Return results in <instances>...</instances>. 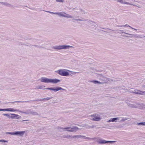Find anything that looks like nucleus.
I'll return each mask as SVG.
<instances>
[{"label": "nucleus", "instance_id": "412c9836", "mask_svg": "<svg viewBox=\"0 0 145 145\" xmlns=\"http://www.w3.org/2000/svg\"><path fill=\"white\" fill-rule=\"evenodd\" d=\"M137 125H145V122H141L137 123Z\"/></svg>", "mask_w": 145, "mask_h": 145}, {"label": "nucleus", "instance_id": "0eeeda50", "mask_svg": "<svg viewBox=\"0 0 145 145\" xmlns=\"http://www.w3.org/2000/svg\"><path fill=\"white\" fill-rule=\"evenodd\" d=\"M25 131H16L14 132V135L22 137L25 133Z\"/></svg>", "mask_w": 145, "mask_h": 145}, {"label": "nucleus", "instance_id": "393cba45", "mask_svg": "<svg viewBox=\"0 0 145 145\" xmlns=\"http://www.w3.org/2000/svg\"><path fill=\"white\" fill-rule=\"evenodd\" d=\"M57 14H58L59 16H61L65 17V15H64L65 14H64V13L63 14V13H61L57 12Z\"/></svg>", "mask_w": 145, "mask_h": 145}, {"label": "nucleus", "instance_id": "1a4fd4ad", "mask_svg": "<svg viewBox=\"0 0 145 145\" xmlns=\"http://www.w3.org/2000/svg\"><path fill=\"white\" fill-rule=\"evenodd\" d=\"M77 72L72 71L65 69H63L62 70L60 69L57 71H56L55 72Z\"/></svg>", "mask_w": 145, "mask_h": 145}, {"label": "nucleus", "instance_id": "e433bc0d", "mask_svg": "<svg viewBox=\"0 0 145 145\" xmlns=\"http://www.w3.org/2000/svg\"><path fill=\"white\" fill-rule=\"evenodd\" d=\"M127 119H128V118H123L121 120V121H125V120H127Z\"/></svg>", "mask_w": 145, "mask_h": 145}, {"label": "nucleus", "instance_id": "6ab92c4d", "mask_svg": "<svg viewBox=\"0 0 145 145\" xmlns=\"http://www.w3.org/2000/svg\"><path fill=\"white\" fill-rule=\"evenodd\" d=\"M45 87V86H39L37 88V89H46V88H44Z\"/></svg>", "mask_w": 145, "mask_h": 145}, {"label": "nucleus", "instance_id": "a878e982", "mask_svg": "<svg viewBox=\"0 0 145 145\" xmlns=\"http://www.w3.org/2000/svg\"><path fill=\"white\" fill-rule=\"evenodd\" d=\"M95 141L97 142L98 144H100V139L99 138H94Z\"/></svg>", "mask_w": 145, "mask_h": 145}, {"label": "nucleus", "instance_id": "473e14b6", "mask_svg": "<svg viewBox=\"0 0 145 145\" xmlns=\"http://www.w3.org/2000/svg\"><path fill=\"white\" fill-rule=\"evenodd\" d=\"M1 142H7L8 141L7 140H6L3 139H1Z\"/></svg>", "mask_w": 145, "mask_h": 145}, {"label": "nucleus", "instance_id": "72a5a7b5", "mask_svg": "<svg viewBox=\"0 0 145 145\" xmlns=\"http://www.w3.org/2000/svg\"><path fill=\"white\" fill-rule=\"evenodd\" d=\"M56 1L57 2H60L63 3L64 2V1L63 0H56Z\"/></svg>", "mask_w": 145, "mask_h": 145}, {"label": "nucleus", "instance_id": "dca6fc26", "mask_svg": "<svg viewBox=\"0 0 145 145\" xmlns=\"http://www.w3.org/2000/svg\"><path fill=\"white\" fill-rule=\"evenodd\" d=\"M129 107L132 108H137V103H136L133 104H129Z\"/></svg>", "mask_w": 145, "mask_h": 145}, {"label": "nucleus", "instance_id": "b1692460", "mask_svg": "<svg viewBox=\"0 0 145 145\" xmlns=\"http://www.w3.org/2000/svg\"><path fill=\"white\" fill-rule=\"evenodd\" d=\"M64 14H66V15H65V17H66L67 18H72V16H71V15H70L67 14L66 13H64Z\"/></svg>", "mask_w": 145, "mask_h": 145}, {"label": "nucleus", "instance_id": "37998d69", "mask_svg": "<svg viewBox=\"0 0 145 145\" xmlns=\"http://www.w3.org/2000/svg\"><path fill=\"white\" fill-rule=\"evenodd\" d=\"M102 76L101 75V74H100V81L101 80H103L102 79V78H102Z\"/></svg>", "mask_w": 145, "mask_h": 145}, {"label": "nucleus", "instance_id": "603ef678", "mask_svg": "<svg viewBox=\"0 0 145 145\" xmlns=\"http://www.w3.org/2000/svg\"><path fill=\"white\" fill-rule=\"evenodd\" d=\"M0 111H1V108L0 109Z\"/></svg>", "mask_w": 145, "mask_h": 145}, {"label": "nucleus", "instance_id": "3c124183", "mask_svg": "<svg viewBox=\"0 0 145 145\" xmlns=\"http://www.w3.org/2000/svg\"><path fill=\"white\" fill-rule=\"evenodd\" d=\"M143 87L145 88V85L143 86Z\"/></svg>", "mask_w": 145, "mask_h": 145}, {"label": "nucleus", "instance_id": "f3484780", "mask_svg": "<svg viewBox=\"0 0 145 145\" xmlns=\"http://www.w3.org/2000/svg\"><path fill=\"white\" fill-rule=\"evenodd\" d=\"M7 111H10L11 112H14L16 111H18V110L16 109L13 108H7Z\"/></svg>", "mask_w": 145, "mask_h": 145}, {"label": "nucleus", "instance_id": "4468645a", "mask_svg": "<svg viewBox=\"0 0 145 145\" xmlns=\"http://www.w3.org/2000/svg\"><path fill=\"white\" fill-rule=\"evenodd\" d=\"M119 120L118 118H111L107 121V122H116L117 121V120Z\"/></svg>", "mask_w": 145, "mask_h": 145}, {"label": "nucleus", "instance_id": "49530a36", "mask_svg": "<svg viewBox=\"0 0 145 145\" xmlns=\"http://www.w3.org/2000/svg\"><path fill=\"white\" fill-rule=\"evenodd\" d=\"M9 103L10 102H5V104H7L8 103Z\"/></svg>", "mask_w": 145, "mask_h": 145}, {"label": "nucleus", "instance_id": "9d476101", "mask_svg": "<svg viewBox=\"0 0 145 145\" xmlns=\"http://www.w3.org/2000/svg\"><path fill=\"white\" fill-rule=\"evenodd\" d=\"M115 142V141H106L100 139V144L112 143Z\"/></svg>", "mask_w": 145, "mask_h": 145}, {"label": "nucleus", "instance_id": "c85d7f7f", "mask_svg": "<svg viewBox=\"0 0 145 145\" xmlns=\"http://www.w3.org/2000/svg\"><path fill=\"white\" fill-rule=\"evenodd\" d=\"M43 101V99H38L36 100H33V101Z\"/></svg>", "mask_w": 145, "mask_h": 145}, {"label": "nucleus", "instance_id": "de8ad7c7", "mask_svg": "<svg viewBox=\"0 0 145 145\" xmlns=\"http://www.w3.org/2000/svg\"><path fill=\"white\" fill-rule=\"evenodd\" d=\"M84 21H88V19H84Z\"/></svg>", "mask_w": 145, "mask_h": 145}, {"label": "nucleus", "instance_id": "79ce46f5", "mask_svg": "<svg viewBox=\"0 0 145 145\" xmlns=\"http://www.w3.org/2000/svg\"><path fill=\"white\" fill-rule=\"evenodd\" d=\"M85 138L89 139H93L94 138H89V137H86V138H85H85L84 139H85Z\"/></svg>", "mask_w": 145, "mask_h": 145}, {"label": "nucleus", "instance_id": "58836bf2", "mask_svg": "<svg viewBox=\"0 0 145 145\" xmlns=\"http://www.w3.org/2000/svg\"><path fill=\"white\" fill-rule=\"evenodd\" d=\"M19 112H20V113H22V114H25V112H24V111H19V110L18 111Z\"/></svg>", "mask_w": 145, "mask_h": 145}, {"label": "nucleus", "instance_id": "c9c22d12", "mask_svg": "<svg viewBox=\"0 0 145 145\" xmlns=\"http://www.w3.org/2000/svg\"><path fill=\"white\" fill-rule=\"evenodd\" d=\"M7 108H1V111H7Z\"/></svg>", "mask_w": 145, "mask_h": 145}, {"label": "nucleus", "instance_id": "cd10ccee", "mask_svg": "<svg viewBox=\"0 0 145 145\" xmlns=\"http://www.w3.org/2000/svg\"><path fill=\"white\" fill-rule=\"evenodd\" d=\"M44 11L48 13H50V14H57V12H51L50 11Z\"/></svg>", "mask_w": 145, "mask_h": 145}, {"label": "nucleus", "instance_id": "39448f33", "mask_svg": "<svg viewBox=\"0 0 145 145\" xmlns=\"http://www.w3.org/2000/svg\"><path fill=\"white\" fill-rule=\"evenodd\" d=\"M85 136H82L80 135H75L73 136L72 135H67L65 137V138H85Z\"/></svg>", "mask_w": 145, "mask_h": 145}, {"label": "nucleus", "instance_id": "7c9ffc66", "mask_svg": "<svg viewBox=\"0 0 145 145\" xmlns=\"http://www.w3.org/2000/svg\"><path fill=\"white\" fill-rule=\"evenodd\" d=\"M74 20L76 21H84L83 19H74Z\"/></svg>", "mask_w": 145, "mask_h": 145}, {"label": "nucleus", "instance_id": "ddd939ff", "mask_svg": "<svg viewBox=\"0 0 145 145\" xmlns=\"http://www.w3.org/2000/svg\"><path fill=\"white\" fill-rule=\"evenodd\" d=\"M0 3L1 4H2L6 6H7L9 7H11L12 8H13L14 7V6L13 5L7 2H0Z\"/></svg>", "mask_w": 145, "mask_h": 145}, {"label": "nucleus", "instance_id": "4c0bfd02", "mask_svg": "<svg viewBox=\"0 0 145 145\" xmlns=\"http://www.w3.org/2000/svg\"><path fill=\"white\" fill-rule=\"evenodd\" d=\"M34 46L35 47H38V48H39V46L38 45H32L31 44H30V46Z\"/></svg>", "mask_w": 145, "mask_h": 145}, {"label": "nucleus", "instance_id": "7ed1b4c3", "mask_svg": "<svg viewBox=\"0 0 145 145\" xmlns=\"http://www.w3.org/2000/svg\"><path fill=\"white\" fill-rule=\"evenodd\" d=\"M64 129L65 131L70 132H75L77 131L78 128L76 127H68L65 128Z\"/></svg>", "mask_w": 145, "mask_h": 145}, {"label": "nucleus", "instance_id": "aec40b11", "mask_svg": "<svg viewBox=\"0 0 145 145\" xmlns=\"http://www.w3.org/2000/svg\"><path fill=\"white\" fill-rule=\"evenodd\" d=\"M90 82H93L95 84H100V82L96 80H93L91 81Z\"/></svg>", "mask_w": 145, "mask_h": 145}, {"label": "nucleus", "instance_id": "2f4dec72", "mask_svg": "<svg viewBox=\"0 0 145 145\" xmlns=\"http://www.w3.org/2000/svg\"><path fill=\"white\" fill-rule=\"evenodd\" d=\"M12 103H24V101H15L14 102H12Z\"/></svg>", "mask_w": 145, "mask_h": 145}, {"label": "nucleus", "instance_id": "f257e3e1", "mask_svg": "<svg viewBox=\"0 0 145 145\" xmlns=\"http://www.w3.org/2000/svg\"><path fill=\"white\" fill-rule=\"evenodd\" d=\"M41 82L45 83H52L56 84L61 82V80L57 78H48L46 77H42L41 78Z\"/></svg>", "mask_w": 145, "mask_h": 145}, {"label": "nucleus", "instance_id": "f704fd0d", "mask_svg": "<svg viewBox=\"0 0 145 145\" xmlns=\"http://www.w3.org/2000/svg\"><path fill=\"white\" fill-rule=\"evenodd\" d=\"M33 100H30L26 101H24V103H31V102H34Z\"/></svg>", "mask_w": 145, "mask_h": 145}, {"label": "nucleus", "instance_id": "bb28decb", "mask_svg": "<svg viewBox=\"0 0 145 145\" xmlns=\"http://www.w3.org/2000/svg\"><path fill=\"white\" fill-rule=\"evenodd\" d=\"M51 97H47L46 98L43 99V101H47L48 100L51 99Z\"/></svg>", "mask_w": 145, "mask_h": 145}, {"label": "nucleus", "instance_id": "09e8293b", "mask_svg": "<svg viewBox=\"0 0 145 145\" xmlns=\"http://www.w3.org/2000/svg\"><path fill=\"white\" fill-rule=\"evenodd\" d=\"M39 48H43V47L42 46H39Z\"/></svg>", "mask_w": 145, "mask_h": 145}, {"label": "nucleus", "instance_id": "c03bdc74", "mask_svg": "<svg viewBox=\"0 0 145 145\" xmlns=\"http://www.w3.org/2000/svg\"><path fill=\"white\" fill-rule=\"evenodd\" d=\"M106 82V81H104V82H101L100 81V84H103L105 82Z\"/></svg>", "mask_w": 145, "mask_h": 145}, {"label": "nucleus", "instance_id": "8fccbe9b", "mask_svg": "<svg viewBox=\"0 0 145 145\" xmlns=\"http://www.w3.org/2000/svg\"><path fill=\"white\" fill-rule=\"evenodd\" d=\"M72 74H76V73H71Z\"/></svg>", "mask_w": 145, "mask_h": 145}, {"label": "nucleus", "instance_id": "5701e85b", "mask_svg": "<svg viewBox=\"0 0 145 145\" xmlns=\"http://www.w3.org/2000/svg\"><path fill=\"white\" fill-rule=\"evenodd\" d=\"M14 132H6L5 133L6 134H9L11 135H14Z\"/></svg>", "mask_w": 145, "mask_h": 145}, {"label": "nucleus", "instance_id": "5fc2aeb1", "mask_svg": "<svg viewBox=\"0 0 145 145\" xmlns=\"http://www.w3.org/2000/svg\"><path fill=\"white\" fill-rule=\"evenodd\" d=\"M76 8H74L73 9H75Z\"/></svg>", "mask_w": 145, "mask_h": 145}, {"label": "nucleus", "instance_id": "6e6552de", "mask_svg": "<svg viewBox=\"0 0 145 145\" xmlns=\"http://www.w3.org/2000/svg\"><path fill=\"white\" fill-rule=\"evenodd\" d=\"M91 119L93 121H99L100 120V117L96 116V114H94L91 115Z\"/></svg>", "mask_w": 145, "mask_h": 145}, {"label": "nucleus", "instance_id": "f03ea898", "mask_svg": "<svg viewBox=\"0 0 145 145\" xmlns=\"http://www.w3.org/2000/svg\"><path fill=\"white\" fill-rule=\"evenodd\" d=\"M73 47V46L67 45H62L57 46H54L52 47V49H54L57 50H60L62 49H67L69 48Z\"/></svg>", "mask_w": 145, "mask_h": 145}, {"label": "nucleus", "instance_id": "f8f14e48", "mask_svg": "<svg viewBox=\"0 0 145 145\" xmlns=\"http://www.w3.org/2000/svg\"><path fill=\"white\" fill-rule=\"evenodd\" d=\"M137 108L140 109H143L145 108V105L142 103H137Z\"/></svg>", "mask_w": 145, "mask_h": 145}, {"label": "nucleus", "instance_id": "864d4df0", "mask_svg": "<svg viewBox=\"0 0 145 145\" xmlns=\"http://www.w3.org/2000/svg\"><path fill=\"white\" fill-rule=\"evenodd\" d=\"M1 140H0V142H1Z\"/></svg>", "mask_w": 145, "mask_h": 145}, {"label": "nucleus", "instance_id": "4be33fe9", "mask_svg": "<svg viewBox=\"0 0 145 145\" xmlns=\"http://www.w3.org/2000/svg\"><path fill=\"white\" fill-rule=\"evenodd\" d=\"M2 115L5 116H6L8 118L10 119V113L9 114H2Z\"/></svg>", "mask_w": 145, "mask_h": 145}, {"label": "nucleus", "instance_id": "9b49d317", "mask_svg": "<svg viewBox=\"0 0 145 145\" xmlns=\"http://www.w3.org/2000/svg\"><path fill=\"white\" fill-rule=\"evenodd\" d=\"M133 93L137 94L145 95V91H141L139 90H137L135 92H133Z\"/></svg>", "mask_w": 145, "mask_h": 145}, {"label": "nucleus", "instance_id": "c756f323", "mask_svg": "<svg viewBox=\"0 0 145 145\" xmlns=\"http://www.w3.org/2000/svg\"><path fill=\"white\" fill-rule=\"evenodd\" d=\"M16 115L17 116H16V119H20L21 117V116H19L18 114H16Z\"/></svg>", "mask_w": 145, "mask_h": 145}, {"label": "nucleus", "instance_id": "a18cd8bd", "mask_svg": "<svg viewBox=\"0 0 145 145\" xmlns=\"http://www.w3.org/2000/svg\"><path fill=\"white\" fill-rule=\"evenodd\" d=\"M28 120H23L22 121H28Z\"/></svg>", "mask_w": 145, "mask_h": 145}, {"label": "nucleus", "instance_id": "a19ab883", "mask_svg": "<svg viewBox=\"0 0 145 145\" xmlns=\"http://www.w3.org/2000/svg\"><path fill=\"white\" fill-rule=\"evenodd\" d=\"M80 10L82 12H83V14H85V12L84 11V10H83L82 9L80 8Z\"/></svg>", "mask_w": 145, "mask_h": 145}, {"label": "nucleus", "instance_id": "a211bd4d", "mask_svg": "<svg viewBox=\"0 0 145 145\" xmlns=\"http://www.w3.org/2000/svg\"><path fill=\"white\" fill-rule=\"evenodd\" d=\"M10 119H15L16 116H17L16 114L13 113H10Z\"/></svg>", "mask_w": 145, "mask_h": 145}, {"label": "nucleus", "instance_id": "423d86ee", "mask_svg": "<svg viewBox=\"0 0 145 145\" xmlns=\"http://www.w3.org/2000/svg\"><path fill=\"white\" fill-rule=\"evenodd\" d=\"M25 114L27 115L32 114L33 115H38L36 112L33 111L31 109H28L25 111Z\"/></svg>", "mask_w": 145, "mask_h": 145}, {"label": "nucleus", "instance_id": "2eb2a0df", "mask_svg": "<svg viewBox=\"0 0 145 145\" xmlns=\"http://www.w3.org/2000/svg\"><path fill=\"white\" fill-rule=\"evenodd\" d=\"M61 76H67L69 75H71V74H70V73H58Z\"/></svg>", "mask_w": 145, "mask_h": 145}, {"label": "nucleus", "instance_id": "ea45409f", "mask_svg": "<svg viewBox=\"0 0 145 145\" xmlns=\"http://www.w3.org/2000/svg\"><path fill=\"white\" fill-rule=\"evenodd\" d=\"M89 23L91 25H92L91 24V22H92V23H94L95 22H93L92 21H89Z\"/></svg>", "mask_w": 145, "mask_h": 145}, {"label": "nucleus", "instance_id": "20e7f679", "mask_svg": "<svg viewBox=\"0 0 145 145\" xmlns=\"http://www.w3.org/2000/svg\"><path fill=\"white\" fill-rule=\"evenodd\" d=\"M48 90H52L54 91L55 92H56L57 91H58L60 90H65V89L63 88L60 87L59 86H57L56 87L54 88H46V89Z\"/></svg>", "mask_w": 145, "mask_h": 145}]
</instances>
